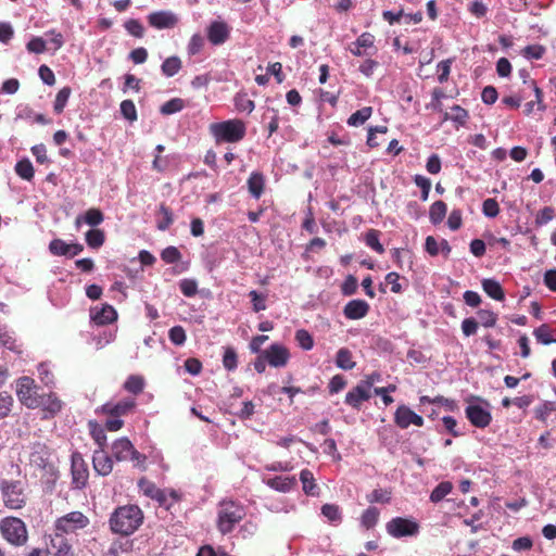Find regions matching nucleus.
<instances>
[{
	"label": "nucleus",
	"mask_w": 556,
	"mask_h": 556,
	"mask_svg": "<svg viewBox=\"0 0 556 556\" xmlns=\"http://www.w3.org/2000/svg\"><path fill=\"white\" fill-rule=\"evenodd\" d=\"M143 522V513L137 505H124L114 509L109 519L113 533L128 536L136 532Z\"/></svg>",
	"instance_id": "1"
},
{
	"label": "nucleus",
	"mask_w": 556,
	"mask_h": 556,
	"mask_svg": "<svg viewBox=\"0 0 556 556\" xmlns=\"http://www.w3.org/2000/svg\"><path fill=\"white\" fill-rule=\"evenodd\" d=\"M245 508L233 501H223L217 508L216 527L222 534L230 533L245 517Z\"/></svg>",
	"instance_id": "2"
},
{
	"label": "nucleus",
	"mask_w": 556,
	"mask_h": 556,
	"mask_svg": "<svg viewBox=\"0 0 556 556\" xmlns=\"http://www.w3.org/2000/svg\"><path fill=\"white\" fill-rule=\"evenodd\" d=\"M245 125L240 119H228L210 125V132L216 142H239L245 136Z\"/></svg>",
	"instance_id": "3"
},
{
	"label": "nucleus",
	"mask_w": 556,
	"mask_h": 556,
	"mask_svg": "<svg viewBox=\"0 0 556 556\" xmlns=\"http://www.w3.org/2000/svg\"><path fill=\"white\" fill-rule=\"evenodd\" d=\"M0 488L5 507L20 509L25 506L27 497L21 481L3 480Z\"/></svg>",
	"instance_id": "4"
},
{
	"label": "nucleus",
	"mask_w": 556,
	"mask_h": 556,
	"mask_svg": "<svg viewBox=\"0 0 556 556\" xmlns=\"http://www.w3.org/2000/svg\"><path fill=\"white\" fill-rule=\"evenodd\" d=\"M489 402L475 397L466 408L465 414L470 424L477 428H485L492 421V415L490 410Z\"/></svg>",
	"instance_id": "5"
},
{
	"label": "nucleus",
	"mask_w": 556,
	"mask_h": 556,
	"mask_svg": "<svg viewBox=\"0 0 556 556\" xmlns=\"http://www.w3.org/2000/svg\"><path fill=\"white\" fill-rule=\"evenodd\" d=\"M2 536L13 545H22L27 540L25 523L16 517H7L0 521Z\"/></svg>",
	"instance_id": "6"
},
{
	"label": "nucleus",
	"mask_w": 556,
	"mask_h": 556,
	"mask_svg": "<svg viewBox=\"0 0 556 556\" xmlns=\"http://www.w3.org/2000/svg\"><path fill=\"white\" fill-rule=\"evenodd\" d=\"M89 522V518L81 511H71L55 520L54 531H60L65 535L73 534L85 529Z\"/></svg>",
	"instance_id": "7"
},
{
	"label": "nucleus",
	"mask_w": 556,
	"mask_h": 556,
	"mask_svg": "<svg viewBox=\"0 0 556 556\" xmlns=\"http://www.w3.org/2000/svg\"><path fill=\"white\" fill-rule=\"evenodd\" d=\"M387 532L395 538L415 536L419 532V525L413 520L402 517H395L386 525Z\"/></svg>",
	"instance_id": "8"
},
{
	"label": "nucleus",
	"mask_w": 556,
	"mask_h": 556,
	"mask_svg": "<svg viewBox=\"0 0 556 556\" xmlns=\"http://www.w3.org/2000/svg\"><path fill=\"white\" fill-rule=\"evenodd\" d=\"M16 394L18 400L28 408L38 407L37 386L33 378L24 376L16 382Z\"/></svg>",
	"instance_id": "9"
},
{
	"label": "nucleus",
	"mask_w": 556,
	"mask_h": 556,
	"mask_svg": "<svg viewBox=\"0 0 556 556\" xmlns=\"http://www.w3.org/2000/svg\"><path fill=\"white\" fill-rule=\"evenodd\" d=\"M231 27L222 20H215L206 28L208 41L214 46L224 45L230 36Z\"/></svg>",
	"instance_id": "10"
},
{
	"label": "nucleus",
	"mask_w": 556,
	"mask_h": 556,
	"mask_svg": "<svg viewBox=\"0 0 556 556\" xmlns=\"http://www.w3.org/2000/svg\"><path fill=\"white\" fill-rule=\"evenodd\" d=\"M138 488L143 495L156 501L160 506H164L166 508L170 507V504L168 503L167 491L161 490L155 485L154 482L148 480L147 478H141L138 481Z\"/></svg>",
	"instance_id": "11"
},
{
	"label": "nucleus",
	"mask_w": 556,
	"mask_h": 556,
	"mask_svg": "<svg viewBox=\"0 0 556 556\" xmlns=\"http://www.w3.org/2000/svg\"><path fill=\"white\" fill-rule=\"evenodd\" d=\"M394 421L395 424L402 428L406 429L410 425L421 427L424 425V418L413 412L408 406L406 405H400L394 414Z\"/></svg>",
	"instance_id": "12"
},
{
	"label": "nucleus",
	"mask_w": 556,
	"mask_h": 556,
	"mask_svg": "<svg viewBox=\"0 0 556 556\" xmlns=\"http://www.w3.org/2000/svg\"><path fill=\"white\" fill-rule=\"evenodd\" d=\"M263 357L271 367H283L287 365L290 354L287 348L275 343L263 352Z\"/></svg>",
	"instance_id": "13"
},
{
	"label": "nucleus",
	"mask_w": 556,
	"mask_h": 556,
	"mask_svg": "<svg viewBox=\"0 0 556 556\" xmlns=\"http://www.w3.org/2000/svg\"><path fill=\"white\" fill-rule=\"evenodd\" d=\"M90 318L96 325L103 326L115 321L117 312L112 305L102 304L90 308Z\"/></svg>",
	"instance_id": "14"
},
{
	"label": "nucleus",
	"mask_w": 556,
	"mask_h": 556,
	"mask_svg": "<svg viewBox=\"0 0 556 556\" xmlns=\"http://www.w3.org/2000/svg\"><path fill=\"white\" fill-rule=\"evenodd\" d=\"M72 477L76 489H83L88 479V470L80 454L72 455Z\"/></svg>",
	"instance_id": "15"
},
{
	"label": "nucleus",
	"mask_w": 556,
	"mask_h": 556,
	"mask_svg": "<svg viewBox=\"0 0 556 556\" xmlns=\"http://www.w3.org/2000/svg\"><path fill=\"white\" fill-rule=\"evenodd\" d=\"M371 397V390L361 381L356 387L350 390L345 395V403L354 408H358L364 401Z\"/></svg>",
	"instance_id": "16"
},
{
	"label": "nucleus",
	"mask_w": 556,
	"mask_h": 556,
	"mask_svg": "<svg viewBox=\"0 0 556 556\" xmlns=\"http://www.w3.org/2000/svg\"><path fill=\"white\" fill-rule=\"evenodd\" d=\"M151 26L157 29L173 28L178 23V17L170 11L153 12L148 16Z\"/></svg>",
	"instance_id": "17"
},
{
	"label": "nucleus",
	"mask_w": 556,
	"mask_h": 556,
	"mask_svg": "<svg viewBox=\"0 0 556 556\" xmlns=\"http://www.w3.org/2000/svg\"><path fill=\"white\" fill-rule=\"evenodd\" d=\"M92 464L96 472L103 477L110 475L113 470V460L103 448L93 452Z\"/></svg>",
	"instance_id": "18"
},
{
	"label": "nucleus",
	"mask_w": 556,
	"mask_h": 556,
	"mask_svg": "<svg viewBox=\"0 0 556 556\" xmlns=\"http://www.w3.org/2000/svg\"><path fill=\"white\" fill-rule=\"evenodd\" d=\"M369 305L364 300H352L344 306L343 313L349 319H361L367 315Z\"/></svg>",
	"instance_id": "19"
},
{
	"label": "nucleus",
	"mask_w": 556,
	"mask_h": 556,
	"mask_svg": "<svg viewBox=\"0 0 556 556\" xmlns=\"http://www.w3.org/2000/svg\"><path fill=\"white\" fill-rule=\"evenodd\" d=\"M134 445L127 438L116 440L112 445L113 456L117 462L128 460Z\"/></svg>",
	"instance_id": "20"
},
{
	"label": "nucleus",
	"mask_w": 556,
	"mask_h": 556,
	"mask_svg": "<svg viewBox=\"0 0 556 556\" xmlns=\"http://www.w3.org/2000/svg\"><path fill=\"white\" fill-rule=\"evenodd\" d=\"M266 485L270 489L288 493L296 485L295 477H274L265 481Z\"/></svg>",
	"instance_id": "21"
},
{
	"label": "nucleus",
	"mask_w": 556,
	"mask_h": 556,
	"mask_svg": "<svg viewBox=\"0 0 556 556\" xmlns=\"http://www.w3.org/2000/svg\"><path fill=\"white\" fill-rule=\"evenodd\" d=\"M134 406V400H124L116 404L106 403L102 406V410L111 416L121 417L127 414Z\"/></svg>",
	"instance_id": "22"
},
{
	"label": "nucleus",
	"mask_w": 556,
	"mask_h": 556,
	"mask_svg": "<svg viewBox=\"0 0 556 556\" xmlns=\"http://www.w3.org/2000/svg\"><path fill=\"white\" fill-rule=\"evenodd\" d=\"M104 217L100 210L90 208L85 215H78L75 220L76 228H80L81 224L85 223L89 226L96 227L103 222Z\"/></svg>",
	"instance_id": "23"
},
{
	"label": "nucleus",
	"mask_w": 556,
	"mask_h": 556,
	"mask_svg": "<svg viewBox=\"0 0 556 556\" xmlns=\"http://www.w3.org/2000/svg\"><path fill=\"white\" fill-rule=\"evenodd\" d=\"M37 401L39 402L38 407H42L43 410H47L52 415L59 413L62 408L61 400L52 393L39 395Z\"/></svg>",
	"instance_id": "24"
},
{
	"label": "nucleus",
	"mask_w": 556,
	"mask_h": 556,
	"mask_svg": "<svg viewBox=\"0 0 556 556\" xmlns=\"http://www.w3.org/2000/svg\"><path fill=\"white\" fill-rule=\"evenodd\" d=\"M300 480L302 482V489L305 494L311 495V496L318 495L319 488L315 483V478L311 470L303 469L300 472Z\"/></svg>",
	"instance_id": "25"
},
{
	"label": "nucleus",
	"mask_w": 556,
	"mask_h": 556,
	"mask_svg": "<svg viewBox=\"0 0 556 556\" xmlns=\"http://www.w3.org/2000/svg\"><path fill=\"white\" fill-rule=\"evenodd\" d=\"M51 546L55 551L58 555H67L72 549V544L65 538L64 533L60 531H54V535L51 539Z\"/></svg>",
	"instance_id": "26"
},
{
	"label": "nucleus",
	"mask_w": 556,
	"mask_h": 556,
	"mask_svg": "<svg viewBox=\"0 0 556 556\" xmlns=\"http://www.w3.org/2000/svg\"><path fill=\"white\" fill-rule=\"evenodd\" d=\"M469 117L468 112L459 105H453L450 112H445L443 119L453 122L457 127L463 126Z\"/></svg>",
	"instance_id": "27"
},
{
	"label": "nucleus",
	"mask_w": 556,
	"mask_h": 556,
	"mask_svg": "<svg viewBox=\"0 0 556 556\" xmlns=\"http://www.w3.org/2000/svg\"><path fill=\"white\" fill-rule=\"evenodd\" d=\"M264 176L261 173L254 172L248 179V188L251 195L260 199L264 190Z\"/></svg>",
	"instance_id": "28"
},
{
	"label": "nucleus",
	"mask_w": 556,
	"mask_h": 556,
	"mask_svg": "<svg viewBox=\"0 0 556 556\" xmlns=\"http://www.w3.org/2000/svg\"><path fill=\"white\" fill-rule=\"evenodd\" d=\"M483 291L492 299L502 301L504 299V291L498 281L495 279H483L482 281Z\"/></svg>",
	"instance_id": "29"
},
{
	"label": "nucleus",
	"mask_w": 556,
	"mask_h": 556,
	"mask_svg": "<svg viewBox=\"0 0 556 556\" xmlns=\"http://www.w3.org/2000/svg\"><path fill=\"white\" fill-rule=\"evenodd\" d=\"M336 365L343 370H351L355 367L356 364L353 361L352 353L349 349L341 348L338 350Z\"/></svg>",
	"instance_id": "30"
},
{
	"label": "nucleus",
	"mask_w": 556,
	"mask_h": 556,
	"mask_svg": "<svg viewBox=\"0 0 556 556\" xmlns=\"http://www.w3.org/2000/svg\"><path fill=\"white\" fill-rule=\"evenodd\" d=\"M534 337L536 340L542 344H551L556 342V334L555 331L549 328L547 325H541L538 327L534 332Z\"/></svg>",
	"instance_id": "31"
},
{
	"label": "nucleus",
	"mask_w": 556,
	"mask_h": 556,
	"mask_svg": "<svg viewBox=\"0 0 556 556\" xmlns=\"http://www.w3.org/2000/svg\"><path fill=\"white\" fill-rule=\"evenodd\" d=\"M372 114L371 106H364L361 110L354 112L348 119V124L353 127H358L363 125L366 121L370 118Z\"/></svg>",
	"instance_id": "32"
},
{
	"label": "nucleus",
	"mask_w": 556,
	"mask_h": 556,
	"mask_svg": "<svg viewBox=\"0 0 556 556\" xmlns=\"http://www.w3.org/2000/svg\"><path fill=\"white\" fill-rule=\"evenodd\" d=\"M17 118L22 119H33L35 123L47 125L49 124V119L40 113H35L29 106H22L18 109Z\"/></svg>",
	"instance_id": "33"
},
{
	"label": "nucleus",
	"mask_w": 556,
	"mask_h": 556,
	"mask_svg": "<svg viewBox=\"0 0 556 556\" xmlns=\"http://www.w3.org/2000/svg\"><path fill=\"white\" fill-rule=\"evenodd\" d=\"M446 204L443 201H435L429 211V217L432 224L437 225L441 223L446 215Z\"/></svg>",
	"instance_id": "34"
},
{
	"label": "nucleus",
	"mask_w": 556,
	"mask_h": 556,
	"mask_svg": "<svg viewBox=\"0 0 556 556\" xmlns=\"http://www.w3.org/2000/svg\"><path fill=\"white\" fill-rule=\"evenodd\" d=\"M180 68H181V61L178 56L167 58L161 66L162 73L166 77H173L174 75H176L179 72Z\"/></svg>",
	"instance_id": "35"
},
{
	"label": "nucleus",
	"mask_w": 556,
	"mask_h": 556,
	"mask_svg": "<svg viewBox=\"0 0 556 556\" xmlns=\"http://www.w3.org/2000/svg\"><path fill=\"white\" fill-rule=\"evenodd\" d=\"M15 173L24 180L30 181L34 178V167L28 159L18 161L15 165Z\"/></svg>",
	"instance_id": "36"
},
{
	"label": "nucleus",
	"mask_w": 556,
	"mask_h": 556,
	"mask_svg": "<svg viewBox=\"0 0 556 556\" xmlns=\"http://www.w3.org/2000/svg\"><path fill=\"white\" fill-rule=\"evenodd\" d=\"M159 214L161 215V218L157 220V229L165 231L174 222L173 212L164 204H161L159 208Z\"/></svg>",
	"instance_id": "37"
},
{
	"label": "nucleus",
	"mask_w": 556,
	"mask_h": 556,
	"mask_svg": "<svg viewBox=\"0 0 556 556\" xmlns=\"http://www.w3.org/2000/svg\"><path fill=\"white\" fill-rule=\"evenodd\" d=\"M452 488V483L448 481L439 483L430 494L431 502L439 503L442 501L447 494L451 493Z\"/></svg>",
	"instance_id": "38"
},
{
	"label": "nucleus",
	"mask_w": 556,
	"mask_h": 556,
	"mask_svg": "<svg viewBox=\"0 0 556 556\" xmlns=\"http://www.w3.org/2000/svg\"><path fill=\"white\" fill-rule=\"evenodd\" d=\"M71 88L70 87H63L59 90V92L55 96L53 110L55 113L60 114L63 112L64 108L66 106V103L71 96Z\"/></svg>",
	"instance_id": "39"
},
{
	"label": "nucleus",
	"mask_w": 556,
	"mask_h": 556,
	"mask_svg": "<svg viewBox=\"0 0 556 556\" xmlns=\"http://www.w3.org/2000/svg\"><path fill=\"white\" fill-rule=\"evenodd\" d=\"M185 108V102L180 98H174L165 102L161 108L160 112L163 115H170L180 112Z\"/></svg>",
	"instance_id": "40"
},
{
	"label": "nucleus",
	"mask_w": 556,
	"mask_h": 556,
	"mask_svg": "<svg viewBox=\"0 0 556 556\" xmlns=\"http://www.w3.org/2000/svg\"><path fill=\"white\" fill-rule=\"evenodd\" d=\"M144 387V379L141 376H129L124 384V388L132 393V394H139Z\"/></svg>",
	"instance_id": "41"
},
{
	"label": "nucleus",
	"mask_w": 556,
	"mask_h": 556,
	"mask_svg": "<svg viewBox=\"0 0 556 556\" xmlns=\"http://www.w3.org/2000/svg\"><path fill=\"white\" fill-rule=\"evenodd\" d=\"M378 518H379L378 508L370 506L363 513L361 522L365 528L370 529L376 526Z\"/></svg>",
	"instance_id": "42"
},
{
	"label": "nucleus",
	"mask_w": 556,
	"mask_h": 556,
	"mask_svg": "<svg viewBox=\"0 0 556 556\" xmlns=\"http://www.w3.org/2000/svg\"><path fill=\"white\" fill-rule=\"evenodd\" d=\"M86 242L92 249L100 248L104 242V232L100 229H91L86 233Z\"/></svg>",
	"instance_id": "43"
},
{
	"label": "nucleus",
	"mask_w": 556,
	"mask_h": 556,
	"mask_svg": "<svg viewBox=\"0 0 556 556\" xmlns=\"http://www.w3.org/2000/svg\"><path fill=\"white\" fill-rule=\"evenodd\" d=\"M204 42H205L204 37L202 35H200V34L192 35V37L190 38L188 46H187L188 53L190 55H195V54L200 53L204 47Z\"/></svg>",
	"instance_id": "44"
},
{
	"label": "nucleus",
	"mask_w": 556,
	"mask_h": 556,
	"mask_svg": "<svg viewBox=\"0 0 556 556\" xmlns=\"http://www.w3.org/2000/svg\"><path fill=\"white\" fill-rule=\"evenodd\" d=\"M49 251H50L53 255H64V256H70L68 243H66V242H65V241H63L62 239H53V240L49 243Z\"/></svg>",
	"instance_id": "45"
},
{
	"label": "nucleus",
	"mask_w": 556,
	"mask_h": 556,
	"mask_svg": "<svg viewBox=\"0 0 556 556\" xmlns=\"http://www.w3.org/2000/svg\"><path fill=\"white\" fill-rule=\"evenodd\" d=\"M295 339L300 346L305 351H309L314 346V340L312 336L304 329H300L295 332Z\"/></svg>",
	"instance_id": "46"
},
{
	"label": "nucleus",
	"mask_w": 556,
	"mask_h": 556,
	"mask_svg": "<svg viewBox=\"0 0 556 556\" xmlns=\"http://www.w3.org/2000/svg\"><path fill=\"white\" fill-rule=\"evenodd\" d=\"M365 242L369 248H371L377 253H383L384 249L379 241V232L377 230H369L366 233Z\"/></svg>",
	"instance_id": "47"
},
{
	"label": "nucleus",
	"mask_w": 556,
	"mask_h": 556,
	"mask_svg": "<svg viewBox=\"0 0 556 556\" xmlns=\"http://www.w3.org/2000/svg\"><path fill=\"white\" fill-rule=\"evenodd\" d=\"M162 260L167 264H174L181 260V253L176 247H167L161 253Z\"/></svg>",
	"instance_id": "48"
},
{
	"label": "nucleus",
	"mask_w": 556,
	"mask_h": 556,
	"mask_svg": "<svg viewBox=\"0 0 556 556\" xmlns=\"http://www.w3.org/2000/svg\"><path fill=\"white\" fill-rule=\"evenodd\" d=\"M121 113L129 122H135L137 119V110L131 100H124L121 103Z\"/></svg>",
	"instance_id": "49"
},
{
	"label": "nucleus",
	"mask_w": 556,
	"mask_h": 556,
	"mask_svg": "<svg viewBox=\"0 0 556 556\" xmlns=\"http://www.w3.org/2000/svg\"><path fill=\"white\" fill-rule=\"evenodd\" d=\"M555 216V210L552 206H545L540 210L535 216V224L543 226L548 224Z\"/></svg>",
	"instance_id": "50"
},
{
	"label": "nucleus",
	"mask_w": 556,
	"mask_h": 556,
	"mask_svg": "<svg viewBox=\"0 0 556 556\" xmlns=\"http://www.w3.org/2000/svg\"><path fill=\"white\" fill-rule=\"evenodd\" d=\"M414 182L421 190V200L427 201L431 189L430 179L421 175H416L414 178Z\"/></svg>",
	"instance_id": "51"
},
{
	"label": "nucleus",
	"mask_w": 556,
	"mask_h": 556,
	"mask_svg": "<svg viewBox=\"0 0 556 556\" xmlns=\"http://www.w3.org/2000/svg\"><path fill=\"white\" fill-rule=\"evenodd\" d=\"M179 289L185 296L191 298L198 292V282L194 279H182Z\"/></svg>",
	"instance_id": "52"
},
{
	"label": "nucleus",
	"mask_w": 556,
	"mask_h": 556,
	"mask_svg": "<svg viewBox=\"0 0 556 556\" xmlns=\"http://www.w3.org/2000/svg\"><path fill=\"white\" fill-rule=\"evenodd\" d=\"M482 212L486 217H496L500 213V206L495 199H486L482 204Z\"/></svg>",
	"instance_id": "53"
},
{
	"label": "nucleus",
	"mask_w": 556,
	"mask_h": 556,
	"mask_svg": "<svg viewBox=\"0 0 556 556\" xmlns=\"http://www.w3.org/2000/svg\"><path fill=\"white\" fill-rule=\"evenodd\" d=\"M169 340L175 345H182L186 342V332L181 326H175L169 329Z\"/></svg>",
	"instance_id": "54"
},
{
	"label": "nucleus",
	"mask_w": 556,
	"mask_h": 556,
	"mask_svg": "<svg viewBox=\"0 0 556 556\" xmlns=\"http://www.w3.org/2000/svg\"><path fill=\"white\" fill-rule=\"evenodd\" d=\"M12 405H13V397L7 392H1L0 393V419L7 417L10 414Z\"/></svg>",
	"instance_id": "55"
},
{
	"label": "nucleus",
	"mask_w": 556,
	"mask_h": 556,
	"mask_svg": "<svg viewBox=\"0 0 556 556\" xmlns=\"http://www.w3.org/2000/svg\"><path fill=\"white\" fill-rule=\"evenodd\" d=\"M321 514L332 522L339 521L341 519L340 509L337 505L333 504H325L321 507Z\"/></svg>",
	"instance_id": "56"
},
{
	"label": "nucleus",
	"mask_w": 556,
	"mask_h": 556,
	"mask_svg": "<svg viewBox=\"0 0 556 556\" xmlns=\"http://www.w3.org/2000/svg\"><path fill=\"white\" fill-rule=\"evenodd\" d=\"M223 365L227 370H233L237 368V354L235 350L226 349L223 356Z\"/></svg>",
	"instance_id": "57"
},
{
	"label": "nucleus",
	"mask_w": 556,
	"mask_h": 556,
	"mask_svg": "<svg viewBox=\"0 0 556 556\" xmlns=\"http://www.w3.org/2000/svg\"><path fill=\"white\" fill-rule=\"evenodd\" d=\"M390 500V493L380 489L374 490L367 495V501L369 503H389Z\"/></svg>",
	"instance_id": "58"
},
{
	"label": "nucleus",
	"mask_w": 556,
	"mask_h": 556,
	"mask_svg": "<svg viewBox=\"0 0 556 556\" xmlns=\"http://www.w3.org/2000/svg\"><path fill=\"white\" fill-rule=\"evenodd\" d=\"M126 30L134 37L141 38L144 29L140 22L137 20H129L125 23Z\"/></svg>",
	"instance_id": "59"
},
{
	"label": "nucleus",
	"mask_w": 556,
	"mask_h": 556,
	"mask_svg": "<svg viewBox=\"0 0 556 556\" xmlns=\"http://www.w3.org/2000/svg\"><path fill=\"white\" fill-rule=\"evenodd\" d=\"M46 37L47 39L45 40L47 41V43H50L52 46L53 50H59L64 43L62 34L56 33L55 30L47 31Z\"/></svg>",
	"instance_id": "60"
},
{
	"label": "nucleus",
	"mask_w": 556,
	"mask_h": 556,
	"mask_svg": "<svg viewBox=\"0 0 556 556\" xmlns=\"http://www.w3.org/2000/svg\"><path fill=\"white\" fill-rule=\"evenodd\" d=\"M478 317H479L480 323L484 327H493V326H495L496 319H497L496 315L493 312L486 311V309H480L478 312Z\"/></svg>",
	"instance_id": "61"
},
{
	"label": "nucleus",
	"mask_w": 556,
	"mask_h": 556,
	"mask_svg": "<svg viewBox=\"0 0 556 556\" xmlns=\"http://www.w3.org/2000/svg\"><path fill=\"white\" fill-rule=\"evenodd\" d=\"M47 47V41L41 37H35L27 43V49L34 53H42L45 52Z\"/></svg>",
	"instance_id": "62"
},
{
	"label": "nucleus",
	"mask_w": 556,
	"mask_h": 556,
	"mask_svg": "<svg viewBox=\"0 0 556 556\" xmlns=\"http://www.w3.org/2000/svg\"><path fill=\"white\" fill-rule=\"evenodd\" d=\"M544 48L539 45L527 46L523 49V55L528 59L540 60L543 56Z\"/></svg>",
	"instance_id": "63"
},
{
	"label": "nucleus",
	"mask_w": 556,
	"mask_h": 556,
	"mask_svg": "<svg viewBox=\"0 0 556 556\" xmlns=\"http://www.w3.org/2000/svg\"><path fill=\"white\" fill-rule=\"evenodd\" d=\"M478 321L472 318H465L462 323V331L466 337H470L477 332Z\"/></svg>",
	"instance_id": "64"
}]
</instances>
